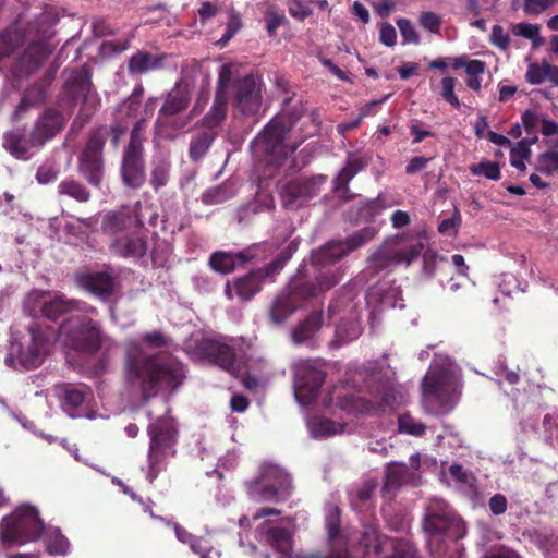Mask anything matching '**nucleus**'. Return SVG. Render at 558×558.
Wrapping results in <instances>:
<instances>
[{
	"instance_id": "nucleus-1",
	"label": "nucleus",
	"mask_w": 558,
	"mask_h": 558,
	"mask_svg": "<svg viewBox=\"0 0 558 558\" xmlns=\"http://www.w3.org/2000/svg\"><path fill=\"white\" fill-rule=\"evenodd\" d=\"M167 344L158 331L146 333L141 341L131 340L126 345V377L131 387L145 398L161 390H173L185 376L183 365L172 357L150 355L148 350Z\"/></svg>"
},
{
	"instance_id": "nucleus-2",
	"label": "nucleus",
	"mask_w": 558,
	"mask_h": 558,
	"mask_svg": "<svg viewBox=\"0 0 558 558\" xmlns=\"http://www.w3.org/2000/svg\"><path fill=\"white\" fill-rule=\"evenodd\" d=\"M460 393V374L458 367L448 357L433 361L422 381V397L426 407L450 410Z\"/></svg>"
},
{
	"instance_id": "nucleus-3",
	"label": "nucleus",
	"mask_w": 558,
	"mask_h": 558,
	"mask_svg": "<svg viewBox=\"0 0 558 558\" xmlns=\"http://www.w3.org/2000/svg\"><path fill=\"white\" fill-rule=\"evenodd\" d=\"M143 220L132 217L126 210L108 213L102 220L105 233L112 236L110 250L122 257H141L146 252V242L140 234Z\"/></svg>"
},
{
	"instance_id": "nucleus-4",
	"label": "nucleus",
	"mask_w": 558,
	"mask_h": 558,
	"mask_svg": "<svg viewBox=\"0 0 558 558\" xmlns=\"http://www.w3.org/2000/svg\"><path fill=\"white\" fill-rule=\"evenodd\" d=\"M53 331L40 326H29L21 339L12 338L4 357L7 366L15 369H35L48 357L51 351Z\"/></svg>"
},
{
	"instance_id": "nucleus-5",
	"label": "nucleus",
	"mask_w": 558,
	"mask_h": 558,
	"mask_svg": "<svg viewBox=\"0 0 558 558\" xmlns=\"http://www.w3.org/2000/svg\"><path fill=\"white\" fill-rule=\"evenodd\" d=\"M281 512L275 508H263L252 517L242 515L239 520L241 527H251L256 524V538L275 549L280 558H313L301 554L292 553L291 531L283 526L281 521L265 519L268 515H279Z\"/></svg>"
},
{
	"instance_id": "nucleus-6",
	"label": "nucleus",
	"mask_w": 558,
	"mask_h": 558,
	"mask_svg": "<svg viewBox=\"0 0 558 558\" xmlns=\"http://www.w3.org/2000/svg\"><path fill=\"white\" fill-rule=\"evenodd\" d=\"M57 340L66 349L84 353H95L108 339L92 319L74 315L60 327Z\"/></svg>"
},
{
	"instance_id": "nucleus-7",
	"label": "nucleus",
	"mask_w": 558,
	"mask_h": 558,
	"mask_svg": "<svg viewBox=\"0 0 558 558\" xmlns=\"http://www.w3.org/2000/svg\"><path fill=\"white\" fill-rule=\"evenodd\" d=\"M150 438L148 451L147 480L153 483L165 468L168 457L174 454L178 428L171 416L160 417L148 427Z\"/></svg>"
},
{
	"instance_id": "nucleus-8",
	"label": "nucleus",
	"mask_w": 558,
	"mask_h": 558,
	"mask_svg": "<svg viewBox=\"0 0 558 558\" xmlns=\"http://www.w3.org/2000/svg\"><path fill=\"white\" fill-rule=\"evenodd\" d=\"M423 526L427 534V545L432 550L442 542L444 535L452 539H459L465 535L463 520L438 498L430 500L427 506Z\"/></svg>"
},
{
	"instance_id": "nucleus-9",
	"label": "nucleus",
	"mask_w": 558,
	"mask_h": 558,
	"mask_svg": "<svg viewBox=\"0 0 558 558\" xmlns=\"http://www.w3.org/2000/svg\"><path fill=\"white\" fill-rule=\"evenodd\" d=\"M43 522L38 511L31 505H22L2 519L0 537L3 543L34 541L40 536Z\"/></svg>"
},
{
	"instance_id": "nucleus-10",
	"label": "nucleus",
	"mask_w": 558,
	"mask_h": 558,
	"mask_svg": "<svg viewBox=\"0 0 558 558\" xmlns=\"http://www.w3.org/2000/svg\"><path fill=\"white\" fill-rule=\"evenodd\" d=\"M398 403V396L392 388H387L383 392L380 402L377 405L372 404L363 398L353 396L343 386H335L324 399V405L326 408L335 405L348 413H384L392 411Z\"/></svg>"
},
{
	"instance_id": "nucleus-11",
	"label": "nucleus",
	"mask_w": 558,
	"mask_h": 558,
	"mask_svg": "<svg viewBox=\"0 0 558 558\" xmlns=\"http://www.w3.org/2000/svg\"><path fill=\"white\" fill-rule=\"evenodd\" d=\"M290 492V477L280 466L264 463L259 475L247 484V493L257 501L284 499Z\"/></svg>"
},
{
	"instance_id": "nucleus-12",
	"label": "nucleus",
	"mask_w": 558,
	"mask_h": 558,
	"mask_svg": "<svg viewBox=\"0 0 558 558\" xmlns=\"http://www.w3.org/2000/svg\"><path fill=\"white\" fill-rule=\"evenodd\" d=\"M288 258L289 256L278 257L265 268L253 270L243 277L236 278L233 282L228 281L225 287L226 296L229 300L235 296L241 301L251 300L260 291L267 278H271L282 269Z\"/></svg>"
},
{
	"instance_id": "nucleus-13",
	"label": "nucleus",
	"mask_w": 558,
	"mask_h": 558,
	"mask_svg": "<svg viewBox=\"0 0 558 558\" xmlns=\"http://www.w3.org/2000/svg\"><path fill=\"white\" fill-rule=\"evenodd\" d=\"M288 128L283 118H276L268 123L264 131L253 142V148L256 153H263L267 156L269 162L279 163L282 158L292 154L295 145L284 143Z\"/></svg>"
},
{
	"instance_id": "nucleus-14",
	"label": "nucleus",
	"mask_w": 558,
	"mask_h": 558,
	"mask_svg": "<svg viewBox=\"0 0 558 558\" xmlns=\"http://www.w3.org/2000/svg\"><path fill=\"white\" fill-rule=\"evenodd\" d=\"M143 129L144 122L140 121L132 130L131 140L122 160V180L123 183L131 189H138L145 182V171L142 159L143 140L141 136Z\"/></svg>"
},
{
	"instance_id": "nucleus-15",
	"label": "nucleus",
	"mask_w": 558,
	"mask_h": 558,
	"mask_svg": "<svg viewBox=\"0 0 558 558\" xmlns=\"http://www.w3.org/2000/svg\"><path fill=\"white\" fill-rule=\"evenodd\" d=\"M294 396L302 405L313 402L317 391L325 380V373L316 367L312 361H298L293 364Z\"/></svg>"
},
{
	"instance_id": "nucleus-16",
	"label": "nucleus",
	"mask_w": 558,
	"mask_h": 558,
	"mask_svg": "<svg viewBox=\"0 0 558 558\" xmlns=\"http://www.w3.org/2000/svg\"><path fill=\"white\" fill-rule=\"evenodd\" d=\"M422 251V245L408 244L402 239L387 241L374 255L369 263L376 270H381L392 265L405 263L409 265Z\"/></svg>"
},
{
	"instance_id": "nucleus-17",
	"label": "nucleus",
	"mask_w": 558,
	"mask_h": 558,
	"mask_svg": "<svg viewBox=\"0 0 558 558\" xmlns=\"http://www.w3.org/2000/svg\"><path fill=\"white\" fill-rule=\"evenodd\" d=\"M376 232L377 231L374 227H366L350 236L345 243L330 242L325 247L313 254V262L323 266L336 263L349 252L356 250L371 241L375 236Z\"/></svg>"
},
{
	"instance_id": "nucleus-18",
	"label": "nucleus",
	"mask_w": 558,
	"mask_h": 558,
	"mask_svg": "<svg viewBox=\"0 0 558 558\" xmlns=\"http://www.w3.org/2000/svg\"><path fill=\"white\" fill-rule=\"evenodd\" d=\"M108 134L109 131L106 128L98 129L90 136L81 157V172L94 185H98L101 181V151Z\"/></svg>"
},
{
	"instance_id": "nucleus-19",
	"label": "nucleus",
	"mask_w": 558,
	"mask_h": 558,
	"mask_svg": "<svg viewBox=\"0 0 558 558\" xmlns=\"http://www.w3.org/2000/svg\"><path fill=\"white\" fill-rule=\"evenodd\" d=\"M25 306L33 315L41 313L47 318L56 319L61 314L71 311L75 304L57 293L33 291L28 294Z\"/></svg>"
},
{
	"instance_id": "nucleus-20",
	"label": "nucleus",
	"mask_w": 558,
	"mask_h": 558,
	"mask_svg": "<svg viewBox=\"0 0 558 558\" xmlns=\"http://www.w3.org/2000/svg\"><path fill=\"white\" fill-rule=\"evenodd\" d=\"M234 107L242 114H254L259 110L262 82L253 75H246L235 84Z\"/></svg>"
},
{
	"instance_id": "nucleus-21",
	"label": "nucleus",
	"mask_w": 558,
	"mask_h": 558,
	"mask_svg": "<svg viewBox=\"0 0 558 558\" xmlns=\"http://www.w3.org/2000/svg\"><path fill=\"white\" fill-rule=\"evenodd\" d=\"M235 340L222 342L216 339H203L197 344L201 354L213 360L221 368L235 374L239 372L235 366Z\"/></svg>"
},
{
	"instance_id": "nucleus-22",
	"label": "nucleus",
	"mask_w": 558,
	"mask_h": 558,
	"mask_svg": "<svg viewBox=\"0 0 558 558\" xmlns=\"http://www.w3.org/2000/svg\"><path fill=\"white\" fill-rule=\"evenodd\" d=\"M324 178H313L308 180H294L289 182L282 187L281 198L282 204L288 209H295L305 204L308 199L314 197L319 185L323 183Z\"/></svg>"
},
{
	"instance_id": "nucleus-23",
	"label": "nucleus",
	"mask_w": 558,
	"mask_h": 558,
	"mask_svg": "<svg viewBox=\"0 0 558 558\" xmlns=\"http://www.w3.org/2000/svg\"><path fill=\"white\" fill-rule=\"evenodd\" d=\"M3 146L15 158L27 160L36 149L41 147V144L35 143L32 132L13 130L4 135Z\"/></svg>"
},
{
	"instance_id": "nucleus-24",
	"label": "nucleus",
	"mask_w": 558,
	"mask_h": 558,
	"mask_svg": "<svg viewBox=\"0 0 558 558\" xmlns=\"http://www.w3.org/2000/svg\"><path fill=\"white\" fill-rule=\"evenodd\" d=\"M64 124L62 116L54 110L45 111L36 121L32 133L34 141L41 146L49 140L56 136L61 131Z\"/></svg>"
},
{
	"instance_id": "nucleus-25",
	"label": "nucleus",
	"mask_w": 558,
	"mask_h": 558,
	"mask_svg": "<svg viewBox=\"0 0 558 558\" xmlns=\"http://www.w3.org/2000/svg\"><path fill=\"white\" fill-rule=\"evenodd\" d=\"M191 96V88L185 81L179 82L168 94V97L159 111L157 126L161 125V119L175 114L186 108Z\"/></svg>"
},
{
	"instance_id": "nucleus-26",
	"label": "nucleus",
	"mask_w": 558,
	"mask_h": 558,
	"mask_svg": "<svg viewBox=\"0 0 558 558\" xmlns=\"http://www.w3.org/2000/svg\"><path fill=\"white\" fill-rule=\"evenodd\" d=\"M56 395L61 402L63 411L71 417L81 415V407L85 401V390L72 385H61L56 387Z\"/></svg>"
},
{
	"instance_id": "nucleus-27",
	"label": "nucleus",
	"mask_w": 558,
	"mask_h": 558,
	"mask_svg": "<svg viewBox=\"0 0 558 558\" xmlns=\"http://www.w3.org/2000/svg\"><path fill=\"white\" fill-rule=\"evenodd\" d=\"M77 284L90 293L106 298L113 290V279L106 272L83 274L76 277Z\"/></svg>"
},
{
	"instance_id": "nucleus-28",
	"label": "nucleus",
	"mask_w": 558,
	"mask_h": 558,
	"mask_svg": "<svg viewBox=\"0 0 558 558\" xmlns=\"http://www.w3.org/2000/svg\"><path fill=\"white\" fill-rule=\"evenodd\" d=\"M307 427L314 438H327L343 434L347 424L335 422L324 416H315L308 421Z\"/></svg>"
},
{
	"instance_id": "nucleus-29",
	"label": "nucleus",
	"mask_w": 558,
	"mask_h": 558,
	"mask_svg": "<svg viewBox=\"0 0 558 558\" xmlns=\"http://www.w3.org/2000/svg\"><path fill=\"white\" fill-rule=\"evenodd\" d=\"M299 306L298 302V293L296 292H286L278 295L275 300L271 310L270 316L271 319L276 324L282 323L287 317H289Z\"/></svg>"
},
{
	"instance_id": "nucleus-30",
	"label": "nucleus",
	"mask_w": 558,
	"mask_h": 558,
	"mask_svg": "<svg viewBox=\"0 0 558 558\" xmlns=\"http://www.w3.org/2000/svg\"><path fill=\"white\" fill-rule=\"evenodd\" d=\"M162 66V57L138 51L129 60V71L133 75L143 74Z\"/></svg>"
},
{
	"instance_id": "nucleus-31",
	"label": "nucleus",
	"mask_w": 558,
	"mask_h": 558,
	"mask_svg": "<svg viewBox=\"0 0 558 558\" xmlns=\"http://www.w3.org/2000/svg\"><path fill=\"white\" fill-rule=\"evenodd\" d=\"M364 168V162L356 156H349L347 165L335 179V187L344 196L349 182Z\"/></svg>"
},
{
	"instance_id": "nucleus-32",
	"label": "nucleus",
	"mask_w": 558,
	"mask_h": 558,
	"mask_svg": "<svg viewBox=\"0 0 558 558\" xmlns=\"http://www.w3.org/2000/svg\"><path fill=\"white\" fill-rule=\"evenodd\" d=\"M364 168V162L356 156H349L347 165L335 179V187L344 196L349 182Z\"/></svg>"
},
{
	"instance_id": "nucleus-33",
	"label": "nucleus",
	"mask_w": 558,
	"mask_h": 558,
	"mask_svg": "<svg viewBox=\"0 0 558 558\" xmlns=\"http://www.w3.org/2000/svg\"><path fill=\"white\" fill-rule=\"evenodd\" d=\"M173 527L178 541L183 544H187L191 550L199 555L201 558H211L210 554L217 555V553L214 551L213 549L207 550V545L205 544L203 538L192 535L179 524H174Z\"/></svg>"
},
{
	"instance_id": "nucleus-34",
	"label": "nucleus",
	"mask_w": 558,
	"mask_h": 558,
	"mask_svg": "<svg viewBox=\"0 0 558 558\" xmlns=\"http://www.w3.org/2000/svg\"><path fill=\"white\" fill-rule=\"evenodd\" d=\"M322 327V314H311L293 332L292 340L294 343H304L311 339Z\"/></svg>"
},
{
	"instance_id": "nucleus-35",
	"label": "nucleus",
	"mask_w": 558,
	"mask_h": 558,
	"mask_svg": "<svg viewBox=\"0 0 558 558\" xmlns=\"http://www.w3.org/2000/svg\"><path fill=\"white\" fill-rule=\"evenodd\" d=\"M342 278V274L337 268L324 267L319 270L316 281L317 286L311 290H306L310 296H314L320 292H325L336 286Z\"/></svg>"
},
{
	"instance_id": "nucleus-36",
	"label": "nucleus",
	"mask_w": 558,
	"mask_h": 558,
	"mask_svg": "<svg viewBox=\"0 0 558 558\" xmlns=\"http://www.w3.org/2000/svg\"><path fill=\"white\" fill-rule=\"evenodd\" d=\"M362 332L360 319L354 316L349 320L341 322L336 328V341L341 344L348 341H352Z\"/></svg>"
},
{
	"instance_id": "nucleus-37",
	"label": "nucleus",
	"mask_w": 558,
	"mask_h": 558,
	"mask_svg": "<svg viewBox=\"0 0 558 558\" xmlns=\"http://www.w3.org/2000/svg\"><path fill=\"white\" fill-rule=\"evenodd\" d=\"M408 470L407 465L403 463H390L387 468L386 482L384 484L383 490L385 494H389L390 490H393L401 483L408 481Z\"/></svg>"
},
{
	"instance_id": "nucleus-38",
	"label": "nucleus",
	"mask_w": 558,
	"mask_h": 558,
	"mask_svg": "<svg viewBox=\"0 0 558 558\" xmlns=\"http://www.w3.org/2000/svg\"><path fill=\"white\" fill-rule=\"evenodd\" d=\"M242 259L241 256H235L230 253L216 252L210 257L211 268L219 274H229L235 269L238 260Z\"/></svg>"
},
{
	"instance_id": "nucleus-39",
	"label": "nucleus",
	"mask_w": 558,
	"mask_h": 558,
	"mask_svg": "<svg viewBox=\"0 0 558 558\" xmlns=\"http://www.w3.org/2000/svg\"><path fill=\"white\" fill-rule=\"evenodd\" d=\"M377 294L379 295V302L384 307H403V299L401 295V290L399 286H388L380 287L377 289Z\"/></svg>"
},
{
	"instance_id": "nucleus-40",
	"label": "nucleus",
	"mask_w": 558,
	"mask_h": 558,
	"mask_svg": "<svg viewBox=\"0 0 558 558\" xmlns=\"http://www.w3.org/2000/svg\"><path fill=\"white\" fill-rule=\"evenodd\" d=\"M47 549L52 555H65L70 549L69 541L58 529H50L46 533Z\"/></svg>"
},
{
	"instance_id": "nucleus-41",
	"label": "nucleus",
	"mask_w": 558,
	"mask_h": 558,
	"mask_svg": "<svg viewBox=\"0 0 558 558\" xmlns=\"http://www.w3.org/2000/svg\"><path fill=\"white\" fill-rule=\"evenodd\" d=\"M539 32L541 28L537 24L518 23L512 26L513 35L531 40L534 48H538L544 43Z\"/></svg>"
},
{
	"instance_id": "nucleus-42",
	"label": "nucleus",
	"mask_w": 558,
	"mask_h": 558,
	"mask_svg": "<svg viewBox=\"0 0 558 558\" xmlns=\"http://www.w3.org/2000/svg\"><path fill=\"white\" fill-rule=\"evenodd\" d=\"M235 193L234 184L231 182L223 183L220 186L208 190L203 194V201L206 204L223 203Z\"/></svg>"
},
{
	"instance_id": "nucleus-43",
	"label": "nucleus",
	"mask_w": 558,
	"mask_h": 558,
	"mask_svg": "<svg viewBox=\"0 0 558 558\" xmlns=\"http://www.w3.org/2000/svg\"><path fill=\"white\" fill-rule=\"evenodd\" d=\"M60 195H66L76 199L77 202H86L89 198L87 190L74 180H64L58 185Z\"/></svg>"
},
{
	"instance_id": "nucleus-44",
	"label": "nucleus",
	"mask_w": 558,
	"mask_h": 558,
	"mask_svg": "<svg viewBox=\"0 0 558 558\" xmlns=\"http://www.w3.org/2000/svg\"><path fill=\"white\" fill-rule=\"evenodd\" d=\"M227 112V96L216 94L215 102L207 116L205 117V124L209 128L218 125L226 117Z\"/></svg>"
},
{
	"instance_id": "nucleus-45",
	"label": "nucleus",
	"mask_w": 558,
	"mask_h": 558,
	"mask_svg": "<svg viewBox=\"0 0 558 558\" xmlns=\"http://www.w3.org/2000/svg\"><path fill=\"white\" fill-rule=\"evenodd\" d=\"M550 69H553V65L547 62L543 64L532 63L525 74L526 81L533 85L542 84L546 78L550 82Z\"/></svg>"
},
{
	"instance_id": "nucleus-46",
	"label": "nucleus",
	"mask_w": 558,
	"mask_h": 558,
	"mask_svg": "<svg viewBox=\"0 0 558 558\" xmlns=\"http://www.w3.org/2000/svg\"><path fill=\"white\" fill-rule=\"evenodd\" d=\"M169 168L170 165L168 160L163 157H160L154 161L151 170V184L156 189L166 185V183L168 182Z\"/></svg>"
},
{
	"instance_id": "nucleus-47",
	"label": "nucleus",
	"mask_w": 558,
	"mask_h": 558,
	"mask_svg": "<svg viewBox=\"0 0 558 558\" xmlns=\"http://www.w3.org/2000/svg\"><path fill=\"white\" fill-rule=\"evenodd\" d=\"M510 163L520 171L525 170V159L530 155V148L524 142H519L510 146Z\"/></svg>"
},
{
	"instance_id": "nucleus-48",
	"label": "nucleus",
	"mask_w": 558,
	"mask_h": 558,
	"mask_svg": "<svg viewBox=\"0 0 558 558\" xmlns=\"http://www.w3.org/2000/svg\"><path fill=\"white\" fill-rule=\"evenodd\" d=\"M470 171L473 175H483L490 180H498L500 178V169L498 163L484 160L470 167Z\"/></svg>"
},
{
	"instance_id": "nucleus-49",
	"label": "nucleus",
	"mask_w": 558,
	"mask_h": 558,
	"mask_svg": "<svg viewBox=\"0 0 558 558\" xmlns=\"http://www.w3.org/2000/svg\"><path fill=\"white\" fill-rule=\"evenodd\" d=\"M537 168L545 174H551L558 171V151L550 150L539 155Z\"/></svg>"
},
{
	"instance_id": "nucleus-50",
	"label": "nucleus",
	"mask_w": 558,
	"mask_h": 558,
	"mask_svg": "<svg viewBox=\"0 0 558 558\" xmlns=\"http://www.w3.org/2000/svg\"><path fill=\"white\" fill-rule=\"evenodd\" d=\"M399 429L405 434L421 436L424 434L426 426L410 415H402L399 417Z\"/></svg>"
},
{
	"instance_id": "nucleus-51",
	"label": "nucleus",
	"mask_w": 558,
	"mask_h": 558,
	"mask_svg": "<svg viewBox=\"0 0 558 558\" xmlns=\"http://www.w3.org/2000/svg\"><path fill=\"white\" fill-rule=\"evenodd\" d=\"M211 144V136L209 134H203L194 138L190 144V156L194 160L201 159L208 150Z\"/></svg>"
},
{
	"instance_id": "nucleus-52",
	"label": "nucleus",
	"mask_w": 558,
	"mask_h": 558,
	"mask_svg": "<svg viewBox=\"0 0 558 558\" xmlns=\"http://www.w3.org/2000/svg\"><path fill=\"white\" fill-rule=\"evenodd\" d=\"M462 218L459 213V210L456 208L452 213V216L450 218L444 219L439 226L438 231L439 233L444 235H456L459 231V228L461 226Z\"/></svg>"
},
{
	"instance_id": "nucleus-53",
	"label": "nucleus",
	"mask_w": 558,
	"mask_h": 558,
	"mask_svg": "<svg viewBox=\"0 0 558 558\" xmlns=\"http://www.w3.org/2000/svg\"><path fill=\"white\" fill-rule=\"evenodd\" d=\"M385 208L386 205L380 197L371 199L363 203L361 206L360 216L364 220H371L379 215Z\"/></svg>"
},
{
	"instance_id": "nucleus-54",
	"label": "nucleus",
	"mask_w": 558,
	"mask_h": 558,
	"mask_svg": "<svg viewBox=\"0 0 558 558\" xmlns=\"http://www.w3.org/2000/svg\"><path fill=\"white\" fill-rule=\"evenodd\" d=\"M441 95L444 99L456 108L460 107V100L454 94V78L448 76L441 81Z\"/></svg>"
},
{
	"instance_id": "nucleus-55",
	"label": "nucleus",
	"mask_w": 558,
	"mask_h": 558,
	"mask_svg": "<svg viewBox=\"0 0 558 558\" xmlns=\"http://www.w3.org/2000/svg\"><path fill=\"white\" fill-rule=\"evenodd\" d=\"M284 15L282 12L269 8L266 13V28L270 36H275L279 26L284 22Z\"/></svg>"
},
{
	"instance_id": "nucleus-56",
	"label": "nucleus",
	"mask_w": 558,
	"mask_h": 558,
	"mask_svg": "<svg viewBox=\"0 0 558 558\" xmlns=\"http://www.w3.org/2000/svg\"><path fill=\"white\" fill-rule=\"evenodd\" d=\"M233 69H234L233 64H223L220 68L217 94H222V95L227 96V88H228L229 84L231 83L233 74H234Z\"/></svg>"
},
{
	"instance_id": "nucleus-57",
	"label": "nucleus",
	"mask_w": 558,
	"mask_h": 558,
	"mask_svg": "<svg viewBox=\"0 0 558 558\" xmlns=\"http://www.w3.org/2000/svg\"><path fill=\"white\" fill-rule=\"evenodd\" d=\"M448 473L457 483L468 485V486H473V483H474L473 475L469 471L464 470L461 465H459V464L450 465L448 469Z\"/></svg>"
},
{
	"instance_id": "nucleus-58",
	"label": "nucleus",
	"mask_w": 558,
	"mask_h": 558,
	"mask_svg": "<svg viewBox=\"0 0 558 558\" xmlns=\"http://www.w3.org/2000/svg\"><path fill=\"white\" fill-rule=\"evenodd\" d=\"M397 25L400 29L404 43H418V35L413 24L407 19L397 20Z\"/></svg>"
},
{
	"instance_id": "nucleus-59",
	"label": "nucleus",
	"mask_w": 558,
	"mask_h": 558,
	"mask_svg": "<svg viewBox=\"0 0 558 558\" xmlns=\"http://www.w3.org/2000/svg\"><path fill=\"white\" fill-rule=\"evenodd\" d=\"M490 41L501 50H507L510 38L500 25H494L490 33Z\"/></svg>"
},
{
	"instance_id": "nucleus-60",
	"label": "nucleus",
	"mask_w": 558,
	"mask_h": 558,
	"mask_svg": "<svg viewBox=\"0 0 558 558\" xmlns=\"http://www.w3.org/2000/svg\"><path fill=\"white\" fill-rule=\"evenodd\" d=\"M556 0H525L524 12L529 15H538L548 9Z\"/></svg>"
},
{
	"instance_id": "nucleus-61",
	"label": "nucleus",
	"mask_w": 558,
	"mask_h": 558,
	"mask_svg": "<svg viewBox=\"0 0 558 558\" xmlns=\"http://www.w3.org/2000/svg\"><path fill=\"white\" fill-rule=\"evenodd\" d=\"M421 25L432 32L438 33L441 24L440 17L434 12H424L420 17Z\"/></svg>"
},
{
	"instance_id": "nucleus-62",
	"label": "nucleus",
	"mask_w": 558,
	"mask_h": 558,
	"mask_svg": "<svg viewBox=\"0 0 558 558\" xmlns=\"http://www.w3.org/2000/svg\"><path fill=\"white\" fill-rule=\"evenodd\" d=\"M58 177V170L51 165H43L36 173V179L40 184H47L54 181Z\"/></svg>"
},
{
	"instance_id": "nucleus-63",
	"label": "nucleus",
	"mask_w": 558,
	"mask_h": 558,
	"mask_svg": "<svg viewBox=\"0 0 558 558\" xmlns=\"http://www.w3.org/2000/svg\"><path fill=\"white\" fill-rule=\"evenodd\" d=\"M380 41L385 46L392 47L397 41V33L395 27L389 23H384L380 26Z\"/></svg>"
},
{
	"instance_id": "nucleus-64",
	"label": "nucleus",
	"mask_w": 558,
	"mask_h": 558,
	"mask_svg": "<svg viewBox=\"0 0 558 558\" xmlns=\"http://www.w3.org/2000/svg\"><path fill=\"white\" fill-rule=\"evenodd\" d=\"M488 506L493 514H502L507 509V498L501 494H496L489 499Z\"/></svg>"
}]
</instances>
